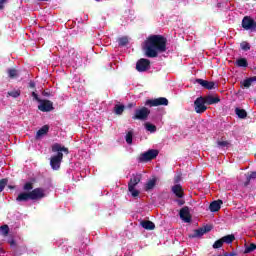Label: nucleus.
<instances>
[{"instance_id":"obj_14","label":"nucleus","mask_w":256,"mask_h":256,"mask_svg":"<svg viewBox=\"0 0 256 256\" xmlns=\"http://www.w3.org/2000/svg\"><path fill=\"white\" fill-rule=\"evenodd\" d=\"M171 191L178 199H183L185 197V191L183 190V186H181V184H175L172 186Z\"/></svg>"},{"instance_id":"obj_48","label":"nucleus","mask_w":256,"mask_h":256,"mask_svg":"<svg viewBox=\"0 0 256 256\" xmlns=\"http://www.w3.org/2000/svg\"><path fill=\"white\" fill-rule=\"evenodd\" d=\"M5 1H6V0H0V3H2V5H3V3H5Z\"/></svg>"},{"instance_id":"obj_19","label":"nucleus","mask_w":256,"mask_h":256,"mask_svg":"<svg viewBox=\"0 0 256 256\" xmlns=\"http://www.w3.org/2000/svg\"><path fill=\"white\" fill-rule=\"evenodd\" d=\"M156 185H157V178H153L149 180L145 185V191H151V189H155Z\"/></svg>"},{"instance_id":"obj_35","label":"nucleus","mask_w":256,"mask_h":256,"mask_svg":"<svg viewBox=\"0 0 256 256\" xmlns=\"http://www.w3.org/2000/svg\"><path fill=\"white\" fill-rule=\"evenodd\" d=\"M240 47H241L242 51H249L251 49V44L244 41L240 44Z\"/></svg>"},{"instance_id":"obj_43","label":"nucleus","mask_w":256,"mask_h":256,"mask_svg":"<svg viewBox=\"0 0 256 256\" xmlns=\"http://www.w3.org/2000/svg\"><path fill=\"white\" fill-rule=\"evenodd\" d=\"M136 103L135 102H132V103H129L128 105H127V108L128 109H133V107H136Z\"/></svg>"},{"instance_id":"obj_15","label":"nucleus","mask_w":256,"mask_h":256,"mask_svg":"<svg viewBox=\"0 0 256 256\" xmlns=\"http://www.w3.org/2000/svg\"><path fill=\"white\" fill-rule=\"evenodd\" d=\"M203 99L206 105H216V103H221V98L218 96L208 95L204 96Z\"/></svg>"},{"instance_id":"obj_41","label":"nucleus","mask_w":256,"mask_h":256,"mask_svg":"<svg viewBox=\"0 0 256 256\" xmlns=\"http://www.w3.org/2000/svg\"><path fill=\"white\" fill-rule=\"evenodd\" d=\"M42 95H43V97H51V92H49V91H47V90H44V91L42 92Z\"/></svg>"},{"instance_id":"obj_44","label":"nucleus","mask_w":256,"mask_h":256,"mask_svg":"<svg viewBox=\"0 0 256 256\" xmlns=\"http://www.w3.org/2000/svg\"><path fill=\"white\" fill-rule=\"evenodd\" d=\"M29 87H30L31 89H35V82L31 81V82L29 83Z\"/></svg>"},{"instance_id":"obj_33","label":"nucleus","mask_w":256,"mask_h":256,"mask_svg":"<svg viewBox=\"0 0 256 256\" xmlns=\"http://www.w3.org/2000/svg\"><path fill=\"white\" fill-rule=\"evenodd\" d=\"M223 240L222 238L216 240L213 244V249H221V247H223Z\"/></svg>"},{"instance_id":"obj_29","label":"nucleus","mask_w":256,"mask_h":256,"mask_svg":"<svg viewBox=\"0 0 256 256\" xmlns=\"http://www.w3.org/2000/svg\"><path fill=\"white\" fill-rule=\"evenodd\" d=\"M23 191L26 193L33 191V182H26L23 186Z\"/></svg>"},{"instance_id":"obj_39","label":"nucleus","mask_w":256,"mask_h":256,"mask_svg":"<svg viewBox=\"0 0 256 256\" xmlns=\"http://www.w3.org/2000/svg\"><path fill=\"white\" fill-rule=\"evenodd\" d=\"M202 229L204 231V234L209 233L210 231L213 230V225H206V226L202 227Z\"/></svg>"},{"instance_id":"obj_2","label":"nucleus","mask_w":256,"mask_h":256,"mask_svg":"<svg viewBox=\"0 0 256 256\" xmlns=\"http://www.w3.org/2000/svg\"><path fill=\"white\" fill-rule=\"evenodd\" d=\"M52 151L53 153H57V155L51 157L50 165L54 171H58V169L61 168V162L63 161V153H66V155H69V148L65 146H61V144L59 143H55L52 146Z\"/></svg>"},{"instance_id":"obj_4","label":"nucleus","mask_w":256,"mask_h":256,"mask_svg":"<svg viewBox=\"0 0 256 256\" xmlns=\"http://www.w3.org/2000/svg\"><path fill=\"white\" fill-rule=\"evenodd\" d=\"M142 177L143 176L141 174H133L132 178L128 182V191L131 193L132 197H139L140 192L139 190L135 189V187L141 183Z\"/></svg>"},{"instance_id":"obj_17","label":"nucleus","mask_w":256,"mask_h":256,"mask_svg":"<svg viewBox=\"0 0 256 256\" xmlns=\"http://www.w3.org/2000/svg\"><path fill=\"white\" fill-rule=\"evenodd\" d=\"M141 226L143 227V229H146V231H153V229H155V223L150 220L142 221Z\"/></svg>"},{"instance_id":"obj_46","label":"nucleus","mask_w":256,"mask_h":256,"mask_svg":"<svg viewBox=\"0 0 256 256\" xmlns=\"http://www.w3.org/2000/svg\"><path fill=\"white\" fill-rule=\"evenodd\" d=\"M5 5H3V2H0V9H4Z\"/></svg>"},{"instance_id":"obj_28","label":"nucleus","mask_w":256,"mask_h":256,"mask_svg":"<svg viewBox=\"0 0 256 256\" xmlns=\"http://www.w3.org/2000/svg\"><path fill=\"white\" fill-rule=\"evenodd\" d=\"M118 44L120 47H125V45L129 44V38H127L126 36L119 38Z\"/></svg>"},{"instance_id":"obj_26","label":"nucleus","mask_w":256,"mask_h":256,"mask_svg":"<svg viewBox=\"0 0 256 256\" xmlns=\"http://www.w3.org/2000/svg\"><path fill=\"white\" fill-rule=\"evenodd\" d=\"M237 67H249V62L246 58H239L236 60Z\"/></svg>"},{"instance_id":"obj_34","label":"nucleus","mask_w":256,"mask_h":256,"mask_svg":"<svg viewBox=\"0 0 256 256\" xmlns=\"http://www.w3.org/2000/svg\"><path fill=\"white\" fill-rule=\"evenodd\" d=\"M126 143H128V145H131L133 143V131H129L126 134Z\"/></svg>"},{"instance_id":"obj_13","label":"nucleus","mask_w":256,"mask_h":256,"mask_svg":"<svg viewBox=\"0 0 256 256\" xmlns=\"http://www.w3.org/2000/svg\"><path fill=\"white\" fill-rule=\"evenodd\" d=\"M180 219L184 221V223H191V212L189 211V206H184L180 212Z\"/></svg>"},{"instance_id":"obj_21","label":"nucleus","mask_w":256,"mask_h":256,"mask_svg":"<svg viewBox=\"0 0 256 256\" xmlns=\"http://www.w3.org/2000/svg\"><path fill=\"white\" fill-rule=\"evenodd\" d=\"M241 83H242V87H245V89H249V87H251V85L255 83V77L253 76V77L247 78L243 80V82Z\"/></svg>"},{"instance_id":"obj_50","label":"nucleus","mask_w":256,"mask_h":256,"mask_svg":"<svg viewBox=\"0 0 256 256\" xmlns=\"http://www.w3.org/2000/svg\"><path fill=\"white\" fill-rule=\"evenodd\" d=\"M96 1H101V0H96Z\"/></svg>"},{"instance_id":"obj_45","label":"nucleus","mask_w":256,"mask_h":256,"mask_svg":"<svg viewBox=\"0 0 256 256\" xmlns=\"http://www.w3.org/2000/svg\"><path fill=\"white\" fill-rule=\"evenodd\" d=\"M8 243L11 245V247H13L14 245H15V240H10V241H8Z\"/></svg>"},{"instance_id":"obj_49","label":"nucleus","mask_w":256,"mask_h":256,"mask_svg":"<svg viewBox=\"0 0 256 256\" xmlns=\"http://www.w3.org/2000/svg\"><path fill=\"white\" fill-rule=\"evenodd\" d=\"M254 81H256V76H254Z\"/></svg>"},{"instance_id":"obj_6","label":"nucleus","mask_w":256,"mask_h":256,"mask_svg":"<svg viewBox=\"0 0 256 256\" xmlns=\"http://www.w3.org/2000/svg\"><path fill=\"white\" fill-rule=\"evenodd\" d=\"M149 115H151V110L149 108L143 106L140 109L135 110V114L132 116V119L138 121H147Z\"/></svg>"},{"instance_id":"obj_31","label":"nucleus","mask_w":256,"mask_h":256,"mask_svg":"<svg viewBox=\"0 0 256 256\" xmlns=\"http://www.w3.org/2000/svg\"><path fill=\"white\" fill-rule=\"evenodd\" d=\"M7 183H9V180L7 178H3L0 180V193H3L5 187H7Z\"/></svg>"},{"instance_id":"obj_18","label":"nucleus","mask_w":256,"mask_h":256,"mask_svg":"<svg viewBox=\"0 0 256 256\" xmlns=\"http://www.w3.org/2000/svg\"><path fill=\"white\" fill-rule=\"evenodd\" d=\"M49 133V126L44 125L42 128H40L36 133V139H41L43 135H47Z\"/></svg>"},{"instance_id":"obj_3","label":"nucleus","mask_w":256,"mask_h":256,"mask_svg":"<svg viewBox=\"0 0 256 256\" xmlns=\"http://www.w3.org/2000/svg\"><path fill=\"white\" fill-rule=\"evenodd\" d=\"M45 198V189L35 188L30 192H21L16 197L17 203H27V201H39Z\"/></svg>"},{"instance_id":"obj_32","label":"nucleus","mask_w":256,"mask_h":256,"mask_svg":"<svg viewBox=\"0 0 256 256\" xmlns=\"http://www.w3.org/2000/svg\"><path fill=\"white\" fill-rule=\"evenodd\" d=\"M256 249V244L255 243H251L249 246H246L244 253H253V251H255Z\"/></svg>"},{"instance_id":"obj_47","label":"nucleus","mask_w":256,"mask_h":256,"mask_svg":"<svg viewBox=\"0 0 256 256\" xmlns=\"http://www.w3.org/2000/svg\"><path fill=\"white\" fill-rule=\"evenodd\" d=\"M8 189H15V186L8 185Z\"/></svg>"},{"instance_id":"obj_9","label":"nucleus","mask_w":256,"mask_h":256,"mask_svg":"<svg viewBox=\"0 0 256 256\" xmlns=\"http://www.w3.org/2000/svg\"><path fill=\"white\" fill-rule=\"evenodd\" d=\"M150 67H151V60L146 58H141L136 63V69L139 71V73L148 71Z\"/></svg>"},{"instance_id":"obj_7","label":"nucleus","mask_w":256,"mask_h":256,"mask_svg":"<svg viewBox=\"0 0 256 256\" xmlns=\"http://www.w3.org/2000/svg\"><path fill=\"white\" fill-rule=\"evenodd\" d=\"M145 105L147 107H159L161 105H164L165 107H167V105H169V100L165 97H160V98H156V99H148V100H146Z\"/></svg>"},{"instance_id":"obj_25","label":"nucleus","mask_w":256,"mask_h":256,"mask_svg":"<svg viewBox=\"0 0 256 256\" xmlns=\"http://www.w3.org/2000/svg\"><path fill=\"white\" fill-rule=\"evenodd\" d=\"M235 113L239 119H245L247 117V111L245 109L236 108Z\"/></svg>"},{"instance_id":"obj_36","label":"nucleus","mask_w":256,"mask_h":256,"mask_svg":"<svg viewBox=\"0 0 256 256\" xmlns=\"http://www.w3.org/2000/svg\"><path fill=\"white\" fill-rule=\"evenodd\" d=\"M9 97H13L14 99H17V97L21 96V92L17 90H13L8 92Z\"/></svg>"},{"instance_id":"obj_20","label":"nucleus","mask_w":256,"mask_h":256,"mask_svg":"<svg viewBox=\"0 0 256 256\" xmlns=\"http://www.w3.org/2000/svg\"><path fill=\"white\" fill-rule=\"evenodd\" d=\"M203 235H205V232L202 227V228L194 230L193 234H190L189 237H190V239H195L197 237H203Z\"/></svg>"},{"instance_id":"obj_23","label":"nucleus","mask_w":256,"mask_h":256,"mask_svg":"<svg viewBox=\"0 0 256 256\" xmlns=\"http://www.w3.org/2000/svg\"><path fill=\"white\" fill-rule=\"evenodd\" d=\"M221 239L223 243H226L227 245H231V243H233V241L235 240V235L229 234V235L223 236Z\"/></svg>"},{"instance_id":"obj_37","label":"nucleus","mask_w":256,"mask_h":256,"mask_svg":"<svg viewBox=\"0 0 256 256\" xmlns=\"http://www.w3.org/2000/svg\"><path fill=\"white\" fill-rule=\"evenodd\" d=\"M8 76L10 77V79H15V77H17V70L8 69Z\"/></svg>"},{"instance_id":"obj_27","label":"nucleus","mask_w":256,"mask_h":256,"mask_svg":"<svg viewBox=\"0 0 256 256\" xmlns=\"http://www.w3.org/2000/svg\"><path fill=\"white\" fill-rule=\"evenodd\" d=\"M0 235H3V237H7V235H9V225L4 224L0 226Z\"/></svg>"},{"instance_id":"obj_11","label":"nucleus","mask_w":256,"mask_h":256,"mask_svg":"<svg viewBox=\"0 0 256 256\" xmlns=\"http://www.w3.org/2000/svg\"><path fill=\"white\" fill-rule=\"evenodd\" d=\"M38 109L39 111H42V113H49L55 108L53 107V102H51L50 100H41Z\"/></svg>"},{"instance_id":"obj_38","label":"nucleus","mask_w":256,"mask_h":256,"mask_svg":"<svg viewBox=\"0 0 256 256\" xmlns=\"http://www.w3.org/2000/svg\"><path fill=\"white\" fill-rule=\"evenodd\" d=\"M218 147H229V141H218Z\"/></svg>"},{"instance_id":"obj_8","label":"nucleus","mask_w":256,"mask_h":256,"mask_svg":"<svg viewBox=\"0 0 256 256\" xmlns=\"http://www.w3.org/2000/svg\"><path fill=\"white\" fill-rule=\"evenodd\" d=\"M205 105H207L205 98H203V96L198 97L194 101V111L199 114L205 113V111H207V107Z\"/></svg>"},{"instance_id":"obj_1","label":"nucleus","mask_w":256,"mask_h":256,"mask_svg":"<svg viewBox=\"0 0 256 256\" xmlns=\"http://www.w3.org/2000/svg\"><path fill=\"white\" fill-rule=\"evenodd\" d=\"M143 51L145 57L149 59L159 57V53L167 51V38L163 35H150L144 41Z\"/></svg>"},{"instance_id":"obj_22","label":"nucleus","mask_w":256,"mask_h":256,"mask_svg":"<svg viewBox=\"0 0 256 256\" xmlns=\"http://www.w3.org/2000/svg\"><path fill=\"white\" fill-rule=\"evenodd\" d=\"M124 111H125V105H123V104H116L114 106V113H115V115H123Z\"/></svg>"},{"instance_id":"obj_12","label":"nucleus","mask_w":256,"mask_h":256,"mask_svg":"<svg viewBox=\"0 0 256 256\" xmlns=\"http://www.w3.org/2000/svg\"><path fill=\"white\" fill-rule=\"evenodd\" d=\"M195 83H198V85H201L203 89H207L208 91H211L212 89H215L216 85L213 81H207L201 78H198L195 80Z\"/></svg>"},{"instance_id":"obj_5","label":"nucleus","mask_w":256,"mask_h":256,"mask_svg":"<svg viewBox=\"0 0 256 256\" xmlns=\"http://www.w3.org/2000/svg\"><path fill=\"white\" fill-rule=\"evenodd\" d=\"M157 155H159V150L150 149L138 157V163H149V161H153V159H157Z\"/></svg>"},{"instance_id":"obj_30","label":"nucleus","mask_w":256,"mask_h":256,"mask_svg":"<svg viewBox=\"0 0 256 256\" xmlns=\"http://www.w3.org/2000/svg\"><path fill=\"white\" fill-rule=\"evenodd\" d=\"M145 128L147 131H150V133H155V131H157V126H155L149 122L145 124Z\"/></svg>"},{"instance_id":"obj_24","label":"nucleus","mask_w":256,"mask_h":256,"mask_svg":"<svg viewBox=\"0 0 256 256\" xmlns=\"http://www.w3.org/2000/svg\"><path fill=\"white\" fill-rule=\"evenodd\" d=\"M251 179H256V172H250L246 174V181L244 182V187H247L251 183Z\"/></svg>"},{"instance_id":"obj_16","label":"nucleus","mask_w":256,"mask_h":256,"mask_svg":"<svg viewBox=\"0 0 256 256\" xmlns=\"http://www.w3.org/2000/svg\"><path fill=\"white\" fill-rule=\"evenodd\" d=\"M221 205H223V200H215L210 203L209 209L211 213H217L221 209Z\"/></svg>"},{"instance_id":"obj_42","label":"nucleus","mask_w":256,"mask_h":256,"mask_svg":"<svg viewBox=\"0 0 256 256\" xmlns=\"http://www.w3.org/2000/svg\"><path fill=\"white\" fill-rule=\"evenodd\" d=\"M175 201L179 205V207H182V205L185 203L183 199H176Z\"/></svg>"},{"instance_id":"obj_10","label":"nucleus","mask_w":256,"mask_h":256,"mask_svg":"<svg viewBox=\"0 0 256 256\" xmlns=\"http://www.w3.org/2000/svg\"><path fill=\"white\" fill-rule=\"evenodd\" d=\"M242 27L246 31H255L256 29V22L250 16H245L242 20Z\"/></svg>"},{"instance_id":"obj_40","label":"nucleus","mask_w":256,"mask_h":256,"mask_svg":"<svg viewBox=\"0 0 256 256\" xmlns=\"http://www.w3.org/2000/svg\"><path fill=\"white\" fill-rule=\"evenodd\" d=\"M32 97L35 99V101H38V103H41V99L39 98V95H37V93L32 92Z\"/></svg>"}]
</instances>
